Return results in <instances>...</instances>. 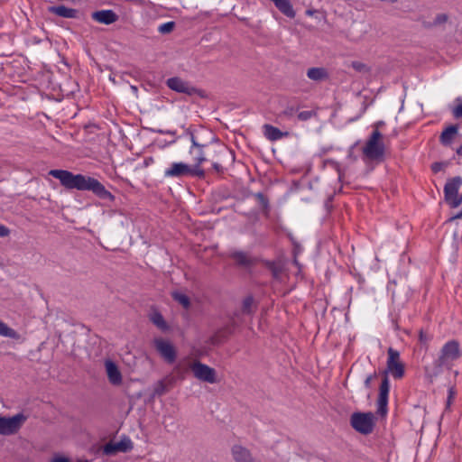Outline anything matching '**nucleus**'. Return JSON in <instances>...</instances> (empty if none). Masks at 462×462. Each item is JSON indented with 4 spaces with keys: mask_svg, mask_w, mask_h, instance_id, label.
<instances>
[{
    "mask_svg": "<svg viewBox=\"0 0 462 462\" xmlns=\"http://www.w3.org/2000/svg\"><path fill=\"white\" fill-rule=\"evenodd\" d=\"M49 174L58 179L66 189L90 190L100 199H112V194L97 180L82 174H73L65 170H51Z\"/></svg>",
    "mask_w": 462,
    "mask_h": 462,
    "instance_id": "obj_1",
    "label": "nucleus"
},
{
    "mask_svg": "<svg viewBox=\"0 0 462 462\" xmlns=\"http://www.w3.org/2000/svg\"><path fill=\"white\" fill-rule=\"evenodd\" d=\"M461 355L459 344L456 340L447 342L441 348L438 359L434 362V374L440 372L441 367L459 358Z\"/></svg>",
    "mask_w": 462,
    "mask_h": 462,
    "instance_id": "obj_2",
    "label": "nucleus"
},
{
    "mask_svg": "<svg viewBox=\"0 0 462 462\" xmlns=\"http://www.w3.org/2000/svg\"><path fill=\"white\" fill-rule=\"evenodd\" d=\"M383 135L379 130H374L363 148V152L369 160H380L384 153Z\"/></svg>",
    "mask_w": 462,
    "mask_h": 462,
    "instance_id": "obj_3",
    "label": "nucleus"
},
{
    "mask_svg": "<svg viewBox=\"0 0 462 462\" xmlns=\"http://www.w3.org/2000/svg\"><path fill=\"white\" fill-rule=\"evenodd\" d=\"M462 185V178L459 176L448 179L444 187V199L451 208H457L462 203V194L458 189Z\"/></svg>",
    "mask_w": 462,
    "mask_h": 462,
    "instance_id": "obj_4",
    "label": "nucleus"
},
{
    "mask_svg": "<svg viewBox=\"0 0 462 462\" xmlns=\"http://www.w3.org/2000/svg\"><path fill=\"white\" fill-rule=\"evenodd\" d=\"M165 177L169 178H180L183 176H197L203 178L205 171L199 167H192L183 162H174L164 172Z\"/></svg>",
    "mask_w": 462,
    "mask_h": 462,
    "instance_id": "obj_5",
    "label": "nucleus"
},
{
    "mask_svg": "<svg viewBox=\"0 0 462 462\" xmlns=\"http://www.w3.org/2000/svg\"><path fill=\"white\" fill-rule=\"evenodd\" d=\"M26 419L23 413H17L13 417L0 415V434L9 436L17 433Z\"/></svg>",
    "mask_w": 462,
    "mask_h": 462,
    "instance_id": "obj_6",
    "label": "nucleus"
},
{
    "mask_svg": "<svg viewBox=\"0 0 462 462\" xmlns=\"http://www.w3.org/2000/svg\"><path fill=\"white\" fill-rule=\"evenodd\" d=\"M351 426L362 434H369L373 431L374 416L373 413L356 412L351 416Z\"/></svg>",
    "mask_w": 462,
    "mask_h": 462,
    "instance_id": "obj_7",
    "label": "nucleus"
},
{
    "mask_svg": "<svg viewBox=\"0 0 462 462\" xmlns=\"http://www.w3.org/2000/svg\"><path fill=\"white\" fill-rule=\"evenodd\" d=\"M190 369L196 378L200 381L214 383L217 382L215 369L204 365L199 361H195L190 365Z\"/></svg>",
    "mask_w": 462,
    "mask_h": 462,
    "instance_id": "obj_8",
    "label": "nucleus"
},
{
    "mask_svg": "<svg viewBox=\"0 0 462 462\" xmlns=\"http://www.w3.org/2000/svg\"><path fill=\"white\" fill-rule=\"evenodd\" d=\"M166 85L173 91L192 96L199 93V89L191 86L188 81L179 77H172L167 79Z\"/></svg>",
    "mask_w": 462,
    "mask_h": 462,
    "instance_id": "obj_9",
    "label": "nucleus"
},
{
    "mask_svg": "<svg viewBox=\"0 0 462 462\" xmlns=\"http://www.w3.org/2000/svg\"><path fill=\"white\" fill-rule=\"evenodd\" d=\"M390 390V383L387 374H384L379 389V397L377 401V412L381 416H385L387 413L388 394Z\"/></svg>",
    "mask_w": 462,
    "mask_h": 462,
    "instance_id": "obj_10",
    "label": "nucleus"
},
{
    "mask_svg": "<svg viewBox=\"0 0 462 462\" xmlns=\"http://www.w3.org/2000/svg\"><path fill=\"white\" fill-rule=\"evenodd\" d=\"M390 390V383L387 374H384L379 389V397L377 401V412L381 416H385L387 413L388 394Z\"/></svg>",
    "mask_w": 462,
    "mask_h": 462,
    "instance_id": "obj_11",
    "label": "nucleus"
},
{
    "mask_svg": "<svg viewBox=\"0 0 462 462\" xmlns=\"http://www.w3.org/2000/svg\"><path fill=\"white\" fill-rule=\"evenodd\" d=\"M133 448L134 445L132 440L127 437H124L116 443L109 442L106 444L103 448V453L105 455L111 456L117 452H128L132 450Z\"/></svg>",
    "mask_w": 462,
    "mask_h": 462,
    "instance_id": "obj_12",
    "label": "nucleus"
},
{
    "mask_svg": "<svg viewBox=\"0 0 462 462\" xmlns=\"http://www.w3.org/2000/svg\"><path fill=\"white\" fill-rule=\"evenodd\" d=\"M154 346L161 356L168 362L173 363L176 358V351L173 346L163 338H155Z\"/></svg>",
    "mask_w": 462,
    "mask_h": 462,
    "instance_id": "obj_13",
    "label": "nucleus"
},
{
    "mask_svg": "<svg viewBox=\"0 0 462 462\" xmlns=\"http://www.w3.org/2000/svg\"><path fill=\"white\" fill-rule=\"evenodd\" d=\"M231 455L235 462H261L248 448L238 444L231 448Z\"/></svg>",
    "mask_w": 462,
    "mask_h": 462,
    "instance_id": "obj_14",
    "label": "nucleus"
},
{
    "mask_svg": "<svg viewBox=\"0 0 462 462\" xmlns=\"http://www.w3.org/2000/svg\"><path fill=\"white\" fill-rule=\"evenodd\" d=\"M105 367L109 382L114 385H119L122 383V374L117 365L111 360H106Z\"/></svg>",
    "mask_w": 462,
    "mask_h": 462,
    "instance_id": "obj_15",
    "label": "nucleus"
},
{
    "mask_svg": "<svg viewBox=\"0 0 462 462\" xmlns=\"http://www.w3.org/2000/svg\"><path fill=\"white\" fill-rule=\"evenodd\" d=\"M92 18L103 24H111L117 21V14L112 10H101L92 14Z\"/></svg>",
    "mask_w": 462,
    "mask_h": 462,
    "instance_id": "obj_16",
    "label": "nucleus"
},
{
    "mask_svg": "<svg viewBox=\"0 0 462 462\" xmlns=\"http://www.w3.org/2000/svg\"><path fill=\"white\" fill-rule=\"evenodd\" d=\"M191 141H192V146L190 147L189 152L192 155L193 161L195 162L192 165V167L200 168L199 165L207 160V158L205 157L204 152L202 150L204 145L198 143L193 136L191 137Z\"/></svg>",
    "mask_w": 462,
    "mask_h": 462,
    "instance_id": "obj_17",
    "label": "nucleus"
},
{
    "mask_svg": "<svg viewBox=\"0 0 462 462\" xmlns=\"http://www.w3.org/2000/svg\"><path fill=\"white\" fill-rule=\"evenodd\" d=\"M458 134V126L457 125H448L440 134L439 142L444 146H449Z\"/></svg>",
    "mask_w": 462,
    "mask_h": 462,
    "instance_id": "obj_18",
    "label": "nucleus"
},
{
    "mask_svg": "<svg viewBox=\"0 0 462 462\" xmlns=\"http://www.w3.org/2000/svg\"><path fill=\"white\" fill-rule=\"evenodd\" d=\"M229 256L242 267H249L254 263V259L245 252L234 251L230 253Z\"/></svg>",
    "mask_w": 462,
    "mask_h": 462,
    "instance_id": "obj_19",
    "label": "nucleus"
},
{
    "mask_svg": "<svg viewBox=\"0 0 462 462\" xmlns=\"http://www.w3.org/2000/svg\"><path fill=\"white\" fill-rule=\"evenodd\" d=\"M172 379L164 378L158 381L153 386L152 396H162L169 392L171 386Z\"/></svg>",
    "mask_w": 462,
    "mask_h": 462,
    "instance_id": "obj_20",
    "label": "nucleus"
},
{
    "mask_svg": "<svg viewBox=\"0 0 462 462\" xmlns=\"http://www.w3.org/2000/svg\"><path fill=\"white\" fill-rule=\"evenodd\" d=\"M49 10L51 13L65 18H75L78 14L76 9L69 8L64 5L51 6Z\"/></svg>",
    "mask_w": 462,
    "mask_h": 462,
    "instance_id": "obj_21",
    "label": "nucleus"
},
{
    "mask_svg": "<svg viewBox=\"0 0 462 462\" xmlns=\"http://www.w3.org/2000/svg\"><path fill=\"white\" fill-rule=\"evenodd\" d=\"M310 79L315 81H322L328 79V73L324 68H310L307 71Z\"/></svg>",
    "mask_w": 462,
    "mask_h": 462,
    "instance_id": "obj_22",
    "label": "nucleus"
},
{
    "mask_svg": "<svg viewBox=\"0 0 462 462\" xmlns=\"http://www.w3.org/2000/svg\"><path fill=\"white\" fill-rule=\"evenodd\" d=\"M263 129H264V135L266 136V138H268L271 141L279 140L283 136V133H282L280 129H278L273 125H265L263 126Z\"/></svg>",
    "mask_w": 462,
    "mask_h": 462,
    "instance_id": "obj_23",
    "label": "nucleus"
},
{
    "mask_svg": "<svg viewBox=\"0 0 462 462\" xmlns=\"http://www.w3.org/2000/svg\"><path fill=\"white\" fill-rule=\"evenodd\" d=\"M387 370L396 379L402 378L404 374V365L401 362L387 364Z\"/></svg>",
    "mask_w": 462,
    "mask_h": 462,
    "instance_id": "obj_24",
    "label": "nucleus"
},
{
    "mask_svg": "<svg viewBox=\"0 0 462 462\" xmlns=\"http://www.w3.org/2000/svg\"><path fill=\"white\" fill-rule=\"evenodd\" d=\"M353 69H355L356 72L362 74V75H370L372 72L371 67L359 60H353L351 61L349 65Z\"/></svg>",
    "mask_w": 462,
    "mask_h": 462,
    "instance_id": "obj_25",
    "label": "nucleus"
},
{
    "mask_svg": "<svg viewBox=\"0 0 462 462\" xmlns=\"http://www.w3.org/2000/svg\"><path fill=\"white\" fill-rule=\"evenodd\" d=\"M268 269L275 280H282L284 268L281 263H268Z\"/></svg>",
    "mask_w": 462,
    "mask_h": 462,
    "instance_id": "obj_26",
    "label": "nucleus"
},
{
    "mask_svg": "<svg viewBox=\"0 0 462 462\" xmlns=\"http://www.w3.org/2000/svg\"><path fill=\"white\" fill-rule=\"evenodd\" d=\"M256 306L252 296H248L243 300L242 312L244 314L251 315L254 312Z\"/></svg>",
    "mask_w": 462,
    "mask_h": 462,
    "instance_id": "obj_27",
    "label": "nucleus"
},
{
    "mask_svg": "<svg viewBox=\"0 0 462 462\" xmlns=\"http://www.w3.org/2000/svg\"><path fill=\"white\" fill-rule=\"evenodd\" d=\"M0 336L14 339L20 338L19 334L13 328H9L5 323L0 320Z\"/></svg>",
    "mask_w": 462,
    "mask_h": 462,
    "instance_id": "obj_28",
    "label": "nucleus"
},
{
    "mask_svg": "<svg viewBox=\"0 0 462 462\" xmlns=\"http://www.w3.org/2000/svg\"><path fill=\"white\" fill-rule=\"evenodd\" d=\"M172 298L180 303L183 308L189 309L190 306L189 299L187 295L180 292V291H173L171 293Z\"/></svg>",
    "mask_w": 462,
    "mask_h": 462,
    "instance_id": "obj_29",
    "label": "nucleus"
},
{
    "mask_svg": "<svg viewBox=\"0 0 462 462\" xmlns=\"http://www.w3.org/2000/svg\"><path fill=\"white\" fill-rule=\"evenodd\" d=\"M151 320L159 328H161L162 330L167 328V324H166L163 317L162 316V314H160L159 312L152 313L151 316Z\"/></svg>",
    "mask_w": 462,
    "mask_h": 462,
    "instance_id": "obj_30",
    "label": "nucleus"
},
{
    "mask_svg": "<svg viewBox=\"0 0 462 462\" xmlns=\"http://www.w3.org/2000/svg\"><path fill=\"white\" fill-rule=\"evenodd\" d=\"M174 28H175V23L174 22H167L165 23L161 24L158 27V31L162 34H167V33L171 32Z\"/></svg>",
    "mask_w": 462,
    "mask_h": 462,
    "instance_id": "obj_31",
    "label": "nucleus"
},
{
    "mask_svg": "<svg viewBox=\"0 0 462 462\" xmlns=\"http://www.w3.org/2000/svg\"><path fill=\"white\" fill-rule=\"evenodd\" d=\"M399 356H400V354L398 351L393 349L392 347H390L388 349V360H387V364H393V363H398L400 362L399 361Z\"/></svg>",
    "mask_w": 462,
    "mask_h": 462,
    "instance_id": "obj_32",
    "label": "nucleus"
},
{
    "mask_svg": "<svg viewBox=\"0 0 462 462\" xmlns=\"http://www.w3.org/2000/svg\"><path fill=\"white\" fill-rule=\"evenodd\" d=\"M316 116H317V112L315 110L302 111L298 114V118L300 121H307Z\"/></svg>",
    "mask_w": 462,
    "mask_h": 462,
    "instance_id": "obj_33",
    "label": "nucleus"
},
{
    "mask_svg": "<svg viewBox=\"0 0 462 462\" xmlns=\"http://www.w3.org/2000/svg\"><path fill=\"white\" fill-rule=\"evenodd\" d=\"M430 339V336L426 334L423 330L419 332V340L421 344H427Z\"/></svg>",
    "mask_w": 462,
    "mask_h": 462,
    "instance_id": "obj_34",
    "label": "nucleus"
},
{
    "mask_svg": "<svg viewBox=\"0 0 462 462\" xmlns=\"http://www.w3.org/2000/svg\"><path fill=\"white\" fill-rule=\"evenodd\" d=\"M448 20V16L445 14H439L436 16L434 20V24H440L445 23Z\"/></svg>",
    "mask_w": 462,
    "mask_h": 462,
    "instance_id": "obj_35",
    "label": "nucleus"
},
{
    "mask_svg": "<svg viewBox=\"0 0 462 462\" xmlns=\"http://www.w3.org/2000/svg\"><path fill=\"white\" fill-rule=\"evenodd\" d=\"M452 112L456 118L462 117V103L455 106Z\"/></svg>",
    "mask_w": 462,
    "mask_h": 462,
    "instance_id": "obj_36",
    "label": "nucleus"
},
{
    "mask_svg": "<svg viewBox=\"0 0 462 462\" xmlns=\"http://www.w3.org/2000/svg\"><path fill=\"white\" fill-rule=\"evenodd\" d=\"M256 198L258 199L259 202L262 204V206L263 208L267 207V204H268L267 199L262 193H257Z\"/></svg>",
    "mask_w": 462,
    "mask_h": 462,
    "instance_id": "obj_37",
    "label": "nucleus"
},
{
    "mask_svg": "<svg viewBox=\"0 0 462 462\" xmlns=\"http://www.w3.org/2000/svg\"><path fill=\"white\" fill-rule=\"evenodd\" d=\"M10 230L4 225H0V237H5L9 236Z\"/></svg>",
    "mask_w": 462,
    "mask_h": 462,
    "instance_id": "obj_38",
    "label": "nucleus"
},
{
    "mask_svg": "<svg viewBox=\"0 0 462 462\" xmlns=\"http://www.w3.org/2000/svg\"><path fill=\"white\" fill-rule=\"evenodd\" d=\"M444 167V164L442 162H434L431 166V170L436 173L439 171H441Z\"/></svg>",
    "mask_w": 462,
    "mask_h": 462,
    "instance_id": "obj_39",
    "label": "nucleus"
},
{
    "mask_svg": "<svg viewBox=\"0 0 462 462\" xmlns=\"http://www.w3.org/2000/svg\"><path fill=\"white\" fill-rule=\"evenodd\" d=\"M376 377V373H374V374H371L369 376L366 377V379L365 380V387L369 388L370 385H371V382L372 380Z\"/></svg>",
    "mask_w": 462,
    "mask_h": 462,
    "instance_id": "obj_40",
    "label": "nucleus"
},
{
    "mask_svg": "<svg viewBox=\"0 0 462 462\" xmlns=\"http://www.w3.org/2000/svg\"><path fill=\"white\" fill-rule=\"evenodd\" d=\"M449 393V394H448V403H447V405H448V406H449V405H450L451 401H452V399H453V398H454V396H455V393H456L455 389H454V388H450V389H449V393Z\"/></svg>",
    "mask_w": 462,
    "mask_h": 462,
    "instance_id": "obj_41",
    "label": "nucleus"
},
{
    "mask_svg": "<svg viewBox=\"0 0 462 462\" xmlns=\"http://www.w3.org/2000/svg\"><path fill=\"white\" fill-rule=\"evenodd\" d=\"M459 218H462V210L459 213L450 217L448 218V222H453V221H455L457 219H459Z\"/></svg>",
    "mask_w": 462,
    "mask_h": 462,
    "instance_id": "obj_42",
    "label": "nucleus"
},
{
    "mask_svg": "<svg viewBox=\"0 0 462 462\" xmlns=\"http://www.w3.org/2000/svg\"><path fill=\"white\" fill-rule=\"evenodd\" d=\"M52 462H69V459L63 457H56L52 459Z\"/></svg>",
    "mask_w": 462,
    "mask_h": 462,
    "instance_id": "obj_43",
    "label": "nucleus"
},
{
    "mask_svg": "<svg viewBox=\"0 0 462 462\" xmlns=\"http://www.w3.org/2000/svg\"><path fill=\"white\" fill-rule=\"evenodd\" d=\"M293 113H294V109H293V107H289V108H287V109L283 112V114H284V115H286V116H292V115H293Z\"/></svg>",
    "mask_w": 462,
    "mask_h": 462,
    "instance_id": "obj_44",
    "label": "nucleus"
},
{
    "mask_svg": "<svg viewBox=\"0 0 462 462\" xmlns=\"http://www.w3.org/2000/svg\"><path fill=\"white\" fill-rule=\"evenodd\" d=\"M212 166L213 169L217 172H219L222 169L221 165L218 162H213Z\"/></svg>",
    "mask_w": 462,
    "mask_h": 462,
    "instance_id": "obj_45",
    "label": "nucleus"
},
{
    "mask_svg": "<svg viewBox=\"0 0 462 462\" xmlns=\"http://www.w3.org/2000/svg\"><path fill=\"white\" fill-rule=\"evenodd\" d=\"M457 154L462 156V144L457 149Z\"/></svg>",
    "mask_w": 462,
    "mask_h": 462,
    "instance_id": "obj_46",
    "label": "nucleus"
},
{
    "mask_svg": "<svg viewBox=\"0 0 462 462\" xmlns=\"http://www.w3.org/2000/svg\"><path fill=\"white\" fill-rule=\"evenodd\" d=\"M383 125V122H378V123H376V124H375V125H374V127H375V129H374V130H378V128H379L380 126H382Z\"/></svg>",
    "mask_w": 462,
    "mask_h": 462,
    "instance_id": "obj_47",
    "label": "nucleus"
},
{
    "mask_svg": "<svg viewBox=\"0 0 462 462\" xmlns=\"http://www.w3.org/2000/svg\"><path fill=\"white\" fill-rule=\"evenodd\" d=\"M131 88L134 91V92H137V88L135 86H132Z\"/></svg>",
    "mask_w": 462,
    "mask_h": 462,
    "instance_id": "obj_48",
    "label": "nucleus"
}]
</instances>
